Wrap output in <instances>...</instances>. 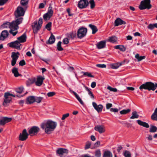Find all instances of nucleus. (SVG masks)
<instances>
[{"label":"nucleus","instance_id":"f257e3e1","mask_svg":"<svg viewBox=\"0 0 157 157\" xmlns=\"http://www.w3.org/2000/svg\"><path fill=\"white\" fill-rule=\"evenodd\" d=\"M56 125V122L49 120L42 124L41 127L42 128L44 129L46 133L49 134L54 130Z\"/></svg>","mask_w":157,"mask_h":157},{"label":"nucleus","instance_id":"f03ea898","mask_svg":"<svg viewBox=\"0 0 157 157\" xmlns=\"http://www.w3.org/2000/svg\"><path fill=\"white\" fill-rule=\"evenodd\" d=\"M23 17H20L16 19L11 22H10L9 28L10 29V33L13 36H15L17 33V29L19 28L18 25L21 24L22 21Z\"/></svg>","mask_w":157,"mask_h":157},{"label":"nucleus","instance_id":"7ed1b4c3","mask_svg":"<svg viewBox=\"0 0 157 157\" xmlns=\"http://www.w3.org/2000/svg\"><path fill=\"white\" fill-rule=\"evenodd\" d=\"M139 89L141 90L143 89L150 90H154L155 89V87L154 83L151 82H147L144 84L141 85L139 87Z\"/></svg>","mask_w":157,"mask_h":157},{"label":"nucleus","instance_id":"20e7f679","mask_svg":"<svg viewBox=\"0 0 157 157\" xmlns=\"http://www.w3.org/2000/svg\"><path fill=\"white\" fill-rule=\"evenodd\" d=\"M150 2V0H144L141 1L139 6V9L141 10L146 9H150L152 6Z\"/></svg>","mask_w":157,"mask_h":157},{"label":"nucleus","instance_id":"39448f33","mask_svg":"<svg viewBox=\"0 0 157 157\" xmlns=\"http://www.w3.org/2000/svg\"><path fill=\"white\" fill-rule=\"evenodd\" d=\"M15 97L16 96L15 95L10 94L9 92L5 93L4 95V99L3 103V105L5 106H6L8 105V104L12 100V98L10 96Z\"/></svg>","mask_w":157,"mask_h":157},{"label":"nucleus","instance_id":"423d86ee","mask_svg":"<svg viewBox=\"0 0 157 157\" xmlns=\"http://www.w3.org/2000/svg\"><path fill=\"white\" fill-rule=\"evenodd\" d=\"M26 9L23 8L21 6H18L16 10L14 13L15 17L16 19L22 17L21 16L24 15Z\"/></svg>","mask_w":157,"mask_h":157},{"label":"nucleus","instance_id":"0eeeda50","mask_svg":"<svg viewBox=\"0 0 157 157\" xmlns=\"http://www.w3.org/2000/svg\"><path fill=\"white\" fill-rule=\"evenodd\" d=\"M53 13V11L52 10V7L49 6L47 12L43 15V18L44 21H47L49 20L52 17Z\"/></svg>","mask_w":157,"mask_h":157},{"label":"nucleus","instance_id":"6e6552de","mask_svg":"<svg viewBox=\"0 0 157 157\" xmlns=\"http://www.w3.org/2000/svg\"><path fill=\"white\" fill-rule=\"evenodd\" d=\"M87 31V29L81 27L79 29L77 32V36L78 37L81 39L84 37L86 35Z\"/></svg>","mask_w":157,"mask_h":157},{"label":"nucleus","instance_id":"1a4fd4ad","mask_svg":"<svg viewBox=\"0 0 157 157\" xmlns=\"http://www.w3.org/2000/svg\"><path fill=\"white\" fill-rule=\"evenodd\" d=\"M89 2L87 0H80L77 5L78 7L80 9L86 8L88 6Z\"/></svg>","mask_w":157,"mask_h":157},{"label":"nucleus","instance_id":"9d476101","mask_svg":"<svg viewBox=\"0 0 157 157\" xmlns=\"http://www.w3.org/2000/svg\"><path fill=\"white\" fill-rule=\"evenodd\" d=\"M56 152L60 157H64L67 155L68 153V151L65 149L59 148L56 150Z\"/></svg>","mask_w":157,"mask_h":157},{"label":"nucleus","instance_id":"9b49d317","mask_svg":"<svg viewBox=\"0 0 157 157\" xmlns=\"http://www.w3.org/2000/svg\"><path fill=\"white\" fill-rule=\"evenodd\" d=\"M8 45L11 48L19 50L21 49L20 46L21 44L18 40H17L8 43Z\"/></svg>","mask_w":157,"mask_h":157},{"label":"nucleus","instance_id":"f8f14e48","mask_svg":"<svg viewBox=\"0 0 157 157\" xmlns=\"http://www.w3.org/2000/svg\"><path fill=\"white\" fill-rule=\"evenodd\" d=\"M39 130V128L36 126H33L29 130V134L31 136L36 135Z\"/></svg>","mask_w":157,"mask_h":157},{"label":"nucleus","instance_id":"ddd939ff","mask_svg":"<svg viewBox=\"0 0 157 157\" xmlns=\"http://www.w3.org/2000/svg\"><path fill=\"white\" fill-rule=\"evenodd\" d=\"M29 134L27 132L25 129H24L21 133L19 136V140L21 141L25 140L28 138Z\"/></svg>","mask_w":157,"mask_h":157},{"label":"nucleus","instance_id":"4468645a","mask_svg":"<svg viewBox=\"0 0 157 157\" xmlns=\"http://www.w3.org/2000/svg\"><path fill=\"white\" fill-rule=\"evenodd\" d=\"M94 129L100 134L104 133L105 131V127L103 125H96L94 127Z\"/></svg>","mask_w":157,"mask_h":157},{"label":"nucleus","instance_id":"2eb2a0df","mask_svg":"<svg viewBox=\"0 0 157 157\" xmlns=\"http://www.w3.org/2000/svg\"><path fill=\"white\" fill-rule=\"evenodd\" d=\"M44 79V77L40 75L37 76L36 80L35 82V84L37 86H40L42 85Z\"/></svg>","mask_w":157,"mask_h":157},{"label":"nucleus","instance_id":"dca6fc26","mask_svg":"<svg viewBox=\"0 0 157 157\" xmlns=\"http://www.w3.org/2000/svg\"><path fill=\"white\" fill-rule=\"evenodd\" d=\"M11 57L12 58L11 60V65L14 66L16 63V61L18 59L19 56L16 55V52H12L11 54Z\"/></svg>","mask_w":157,"mask_h":157},{"label":"nucleus","instance_id":"f3484780","mask_svg":"<svg viewBox=\"0 0 157 157\" xmlns=\"http://www.w3.org/2000/svg\"><path fill=\"white\" fill-rule=\"evenodd\" d=\"M12 120L11 118L4 117L0 120V125H3L6 123L10 122Z\"/></svg>","mask_w":157,"mask_h":157},{"label":"nucleus","instance_id":"a211bd4d","mask_svg":"<svg viewBox=\"0 0 157 157\" xmlns=\"http://www.w3.org/2000/svg\"><path fill=\"white\" fill-rule=\"evenodd\" d=\"M126 23L125 21H123L119 18H118L115 21L114 25L115 26H117L119 25H125Z\"/></svg>","mask_w":157,"mask_h":157},{"label":"nucleus","instance_id":"6ab92c4d","mask_svg":"<svg viewBox=\"0 0 157 157\" xmlns=\"http://www.w3.org/2000/svg\"><path fill=\"white\" fill-rule=\"evenodd\" d=\"M92 105L94 108L97 112H101L103 109V106L101 105H97V104L95 102H92Z\"/></svg>","mask_w":157,"mask_h":157},{"label":"nucleus","instance_id":"aec40b11","mask_svg":"<svg viewBox=\"0 0 157 157\" xmlns=\"http://www.w3.org/2000/svg\"><path fill=\"white\" fill-rule=\"evenodd\" d=\"M9 33L7 30H5L2 32L0 35V40H4L8 35Z\"/></svg>","mask_w":157,"mask_h":157},{"label":"nucleus","instance_id":"412c9836","mask_svg":"<svg viewBox=\"0 0 157 157\" xmlns=\"http://www.w3.org/2000/svg\"><path fill=\"white\" fill-rule=\"evenodd\" d=\"M26 36L25 33H24L21 36L17 38V40L21 43L25 42L26 41Z\"/></svg>","mask_w":157,"mask_h":157},{"label":"nucleus","instance_id":"4be33fe9","mask_svg":"<svg viewBox=\"0 0 157 157\" xmlns=\"http://www.w3.org/2000/svg\"><path fill=\"white\" fill-rule=\"evenodd\" d=\"M35 97L34 96H30L26 98V103L30 104L35 102Z\"/></svg>","mask_w":157,"mask_h":157},{"label":"nucleus","instance_id":"5701e85b","mask_svg":"<svg viewBox=\"0 0 157 157\" xmlns=\"http://www.w3.org/2000/svg\"><path fill=\"white\" fill-rule=\"evenodd\" d=\"M96 45L98 49H101L105 48L106 46V42L101 41L98 43Z\"/></svg>","mask_w":157,"mask_h":157},{"label":"nucleus","instance_id":"b1692460","mask_svg":"<svg viewBox=\"0 0 157 157\" xmlns=\"http://www.w3.org/2000/svg\"><path fill=\"white\" fill-rule=\"evenodd\" d=\"M83 85L84 87L85 88L86 90L88 91V94L90 96V98L92 99H94V94L92 92V90L90 88H89L88 87H86L83 84Z\"/></svg>","mask_w":157,"mask_h":157},{"label":"nucleus","instance_id":"393cba45","mask_svg":"<svg viewBox=\"0 0 157 157\" xmlns=\"http://www.w3.org/2000/svg\"><path fill=\"white\" fill-rule=\"evenodd\" d=\"M137 122L138 124L141 126L146 128H148L149 127V124L145 122L142 121L140 120H137Z\"/></svg>","mask_w":157,"mask_h":157},{"label":"nucleus","instance_id":"a878e982","mask_svg":"<svg viewBox=\"0 0 157 157\" xmlns=\"http://www.w3.org/2000/svg\"><path fill=\"white\" fill-rule=\"evenodd\" d=\"M70 92L71 93H73L74 94L76 98L82 105H83L84 104V103L81 99L75 92L71 90H70Z\"/></svg>","mask_w":157,"mask_h":157},{"label":"nucleus","instance_id":"bb28decb","mask_svg":"<svg viewBox=\"0 0 157 157\" xmlns=\"http://www.w3.org/2000/svg\"><path fill=\"white\" fill-rule=\"evenodd\" d=\"M103 157H113L112 153L109 151H105L104 152Z\"/></svg>","mask_w":157,"mask_h":157},{"label":"nucleus","instance_id":"cd10ccee","mask_svg":"<svg viewBox=\"0 0 157 157\" xmlns=\"http://www.w3.org/2000/svg\"><path fill=\"white\" fill-rule=\"evenodd\" d=\"M115 48L118 49L122 52H124L126 50V48L123 45H118L114 47Z\"/></svg>","mask_w":157,"mask_h":157},{"label":"nucleus","instance_id":"c85d7f7f","mask_svg":"<svg viewBox=\"0 0 157 157\" xmlns=\"http://www.w3.org/2000/svg\"><path fill=\"white\" fill-rule=\"evenodd\" d=\"M12 72L13 74L15 77H17L21 75V74L18 73V69L17 68L14 67L12 69Z\"/></svg>","mask_w":157,"mask_h":157},{"label":"nucleus","instance_id":"c756f323","mask_svg":"<svg viewBox=\"0 0 157 157\" xmlns=\"http://www.w3.org/2000/svg\"><path fill=\"white\" fill-rule=\"evenodd\" d=\"M151 119L153 120L157 121V108L155 109L154 112L151 115Z\"/></svg>","mask_w":157,"mask_h":157},{"label":"nucleus","instance_id":"7c9ffc66","mask_svg":"<svg viewBox=\"0 0 157 157\" xmlns=\"http://www.w3.org/2000/svg\"><path fill=\"white\" fill-rule=\"evenodd\" d=\"M28 3V0H21L20 2L21 4L25 9L27 8V5Z\"/></svg>","mask_w":157,"mask_h":157},{"label":"nucleus","instance_id":"2f4dec72","mask_svg":"<svg viewBox=\"0 0 157 157\" xmlns=\"http://www.w3.org/2000/svg\"><path fill=\"white\" fill-rule=\"evenodd\" d=\"M121 65V63H117L111 64L110 65L111 67L113 69H117Z\"/></svg>","mask_w":157,"mask_h":157},{"label":"nucleus","instance_id":"473e14b6","mask_svg":"<svg viewBox=\"0 0 157 157\" xmlns=\"http://www.w3.org/2000/svg\"><path fill=\"white\" fill-rule=\"evenodd\" d=\"M89 26L92 30V34H94L98 31V29L96 27L95 25L92 24H90L89 25Z\"/></svg>","mask_w":157,"mask_h":157},{"label":"nucleus","instance_id":"72a5a7b5","mask_svg":"<svg viewBox=\"0 0 157 157\" xmlns=\"http://www.w3.org/2000/svg\"><path fill=\"white\" fill-rule=\"evenodd\" d=\"M122 155L124 157H131V152L128 150L124 151L122 153Z\"/></svg>","mask_w":157,"mask_h":157},{"label":"nucleus","instance_id":"f704fd0d","mask_svg":"<svg viewBox=\"0 0 157 157\" xmlns=\"http://www.w3.org/2000/svg\"><path fill=\"white\" fill-rule=\"evenodd\" d=\"M55 38L54 36L52 34L48 40V42L49 44H53L55 41Z\"/></svg>","mask_w":157,"mask_h":157},{"label":"nucleus","instance_id":"c9c22d12","mask_svg":"<svg viewBox=\"0 0 157 157\" xmlns=\"http://www.w3.org/2000/svg\"><path fill=\"white\" fill-rule=\"evenodd\" d=\"M139 117V115L137 114V112L136 111H134L132 112V115L130 118L132 119L138 118Z\"/></svg>","mask_w":157,"mask_h":157},{"label":"nucleus","instance_id":"e433bc0d","mask_svg":"<svg viewBox=\"0 0 157 157\" xmlns=\"http://www.w3.org/2000/svg\"><path fill=\"white\" fill-rule=\"evenodd\" d=\"M117 38L115 36H112L109 38L108 40L112 43H114L117 41Z\"/></svg>","mask_w":157,"mask_h":157},{"label":"nucleus","instance_id":"4c0bfd02","mask_svg":"<svg viewBox=\"0 0 157 157\" xmlns=\"http://www.w3.org/2000/svg\"><path fill=\"white\" fill-rule=\"evenodd\" d=\"M157 130V128L155 126L151 125L149 131L151 132H155Z\"/></svg>","mask_w":157,"mask_h":157},{"label":"nucleus","instance_id":"58836bf2","mask_svg":"<svg viewBox=\"0 0 157 157\" xmlns=\"http://www.w3.org/2000/svg\"><path fill=\"white\" fill-rule=\"evenodd\" d=\"M135 57L136 59H138V61H140L144 59L145 58V56H140L138 54H136Z\"/></svg>","mask_w":157,"mask_h":157},{"label":"nucleus","instance_id":"ea45409f","mask_svg":"<svg viewBox=\"0 0 157 157\" xmlns=\"http://www.w3.org/2000/svg\"><path fill=\"white\" fill-rule=\"evenodd\" d=\"M62 42L59 41L57 44V49L59 51H63V48L61 47Z\"/></svg>","mask_w":157,"mask_h":157},{"label":"nucleus","instance_id":"a19ab883","mask_svg":"<svg viewBox=\"0 0 157 157\" xmlns=\"http://www.w3.org/2000/svg\"><path fill=\"white\" fill-rule=\"evenodd\" d=\"M131 110L129 109H123L120 112V113L121 114H125L130 112Z\"/></svg>","mask_w":157,"mask_h":157},{"label":"nucleus","instance_id":"79ce46f5","mask_svg":"<svg viewBox=\"0 0 157 157\" xmlns=\"http://www.w3.org/2000/svg\"><path fill=\"white\" fill-rule=\"evenodd\" d=\"M95 155L96 157H100L101 156V153L99 149H98L95 151Z\"/></svg>","mask_w":157,"mask_h":157},{"label":"nucleus","instance_id":"37998d69","mask_svg":"<svg viewBox=\"0 0 157 157\" xmlns=\"http://www.w3.org/2000/svg\"><path fill=\"white\" fill-rule=\"evenodd\" d=\"M89 3L90 5V8L91 9H93L95 6V3L94 0H90Z\"/></svg>","mask_w":157,"mask_h":157},{"label":"nucleus","instance_id":"c03bdc74","mask_svg":"<svg viewBox=\"0 0 157 157\" xmlns=\"http://www.w3.org/2000/svg\"><path fill=\"white\" fill-rule=\"evenodd\" d=\"M107 89L109 90H110L111 91H113L114 92H116L117 91V90L116 88H112V87L108 86L107 87Z\"/></svg>","mask_w":157,"mask_h":157},{"label":"nucleus","instance_id":"a18cd8bd","mask_svg":"<svg viewBox=\"0 0 157 157\" xmlns=\"http://www.w3.org/2000/svg\"><path fill=\"white\" fill-rule=\"evenodd\" d=\"M42 99V97H35V102H36L38 103H40Z\"/></svg>","mask_w":157,"mask_h":157},{"label":"nucleus","instance_id":"49530a36","mask_svg":"<svg viewBox=\"0 0 157 157\" xmlns=\"http://www.w3.org/2000/svg\"><path fill=\"white\" fill-rule=\"evenodd\" d=\"M76 36V33L75 32L71 33L69 35V36L72 39H74Z\"/></svg>","mask_w":157,"mask_h":157},{"label":"nucleus","instance_id":"de8ad7c7","mask_svg":"<svg viewBox=\"0 0 157 157\" xmlns=\"http://www.w3.org/2000/svg\"><path fill=\"white\" fill-rule=\"evenodd\" d=\"M23 90V87H20L17 88L16 90V91L17 92L19 93H21Z\"/></svg>","mask_w":157,"mask_h":157},{"label":"nucleus","instance_id":"09e8293b","mask_svg":"<svg viewBox=\"0 0 157 157\" xmlns=\"http://www.w3.org/2000/svg\"><path fill=\"white\" fill-rule=\"evenodd\" d=\"M52 26V23L51 22H48L46 25V28L48 29V30L50 31L51 30V28Z\"/></svg>","mask_w":157,"mask_h":157},{"label":"nucleus","instance_id":"8fccbe9b","mask_svg":"<svg viewBox=\"0 0 157 157\" xmlns=\"http://www.w3.org/2000/svg\"><path fill=\"white\" fill-rule=\"evenodd\" d=\"M9 25L10 22H7L4 23H3L2 25V27L3 28H7L8 27L9 28Z\"/></svg>","mask_w":157,"mask_h":157},{"label":"nucleus","instance_id":"3c124183","mask_svg":"<svg viewBox=\"0 0 157 157\" xmlns=\"http://www.w3.org/2000/svg\"><path fill=\"white\" fill-rule=\"evenodd\" d=\"M91 144V142L90 141H88L86 142L85 147V149H88L90 148Z\"/></svg>","mask_w":157,"mask_h":157},{"label":"nucleus","instance_id":"603ef678","mask_svg":"<svg viewBox=\"0 0 157 157\" xmlns=\"http://www.w3.org/2000/svg\"><path fill=\"white\" fill-rule=\"evenodd\" d=\"M100 142L99 141H98L94 144V147H97L100 146H102V145L100 144Z\"/></svg>","mask_w":157,"mask_h":157},{"label":"nucleus","instance_id":"864d4df0","mask_svg":"<svg viewBox=\"0 0 157 157\" xmlns=\"http://www.w3.org/2000/svg\"><path fill=\"white\" fill-rule=\"evenodd\" d=\"M83 75H86L89 77H94V76L92 75L91 73L88 72H83Z\"/></svg>","mask_w":157,"mask_h":157},{"label":"nucleus","instance_id":"5fc2aeb1","mask_svg":"<svg viewBox=\"0 0 157 157\" xmlns=\"http://www.w3.org/2000/svg\"><path fill=\"white\" fill-rule=\"evenodd\" d=\"M63 41L64 44H67L69 43V40L67 38H65L63 39Z\"/></svg>","mask_w":157,"mask_h":157},{"label":"nucleus","instance_id":"6e6d98bb","mask_svg":"<svg viewBox=\"0 0 157 157\" xmlns=\"http://www.w3.org/2000/svg\"><path fill=\"white\" fill-rule=\"evenodd\" d=\"M56 93L55 92H51L48 93L47 94V95L49 97H51L53 96Z\"/></svg>","mask_w":157,"mask_h":157},{"label":"nucleus","instance_id":"4d7b16f0","mask_svg":"<svg viewBox=\"0 0 157 157\" xmlns=\"http://www.w3.org/2000/svg\"><path fill=\"white\" fill-rule=\"evenodd\" d=\"M96 66L98 67L104 68L106 67V65L105 64H98L96 65Z\"/></svg>","mask_w":157,"mask_h":157},{"label":"nucleus","instance_id":"13d9d810","mask_svg":"<svg viewBox=\"0 0 157 157\" xmlns=\"http://www.w3.org/2000/svg\"><path fill=\"white\" fill-rule=\"evenodd\" d=\"M25 62L24 59L21 60L19 63V65L22 66L25 65Z\"/></svg>","mask_w":157,"mask_h":157},{"label":"nucleus","instance_id":"bf43d9fd","mask_svg":"<svg viewBox=\"0 0 157 157\" xmlns=\"http://www.w3.org/2000/svg\"><path fill=\"white\" fill-rule=\"evenodd\" d=\"M147 27L148 29L150 30H152L154 28L153 24H150L148 25Z\"/></svg>","mask_w":157,"mask_h":157},{"label":"nucleus","instance_id":"052dcab7","mask_svg":"<svg viewBox=\"0 0 157 157\" xmlns=\"http://www.w3.org/2000/svg\"><path fill=\"white\" fill-rule=\"evenodd\" d=\"M69 113H67L63 115L62 117L61 118L62 120H64L67 117L69 116Z\"/></svg>","mask_w":157,"mask_h":157},{"label":"nucleus","instance_id":"680f3d73","mask_svg":"<svg viewBox=\"0 0 157 157\" xmlns=\"http://www.w3.org/2000/svg\"><path fill=\"white\" fill-rule=\"evenodd\" d=\"M8 0H0V6L4 5Z\"/></svg>","mask_w":157,"mask_h":157},{"label":"nucleus","instance_id":"e2e57ef3","mask_svg":"<svg viewBox=\"0 0 157 157\" xmlns=\"http://www.w3.org/2000/svg\"><path fill=\"white\" fill-rule=\"evenodd\" d=\"M46 4V3H40L39 5V9H42L45 6V4Z\"/></svg>","mask_w":157,"mask_h":157},{"label":"nucleus","instance_id":"0e129e2a","mask_svg":"<svg viewBox=\"0 0 157 157\" xmlns=\"http://www.w3.org/2000/svg\"><path fill=\"white\" fill-rule=\"evenodd\" d=\"M110 111L111 112H115V113L117 112L118 111V109L117 108H112L110 109Z\"/></svg>","mask_w":157,"mask_h":157},{"label":"nucleus","instance_id":"69168bd1","mask_svg":"<svg viewBox=\"0 0 157 157\" xmlns=\"http://www.w3.org/2000/svg\"><path fill=\"white\" fill-rule=\"evenodd\" d=\"M112 106V104L111 103H107L106 104V108L108 109Z\"/></svg>","mask_w":157,"mask_h":157},{"label":"nucleus","instance_id":"338daca9","mask_svg":"<svg viewBox=\"0 0 157 157\" xmlns=\"http://www.w3.org/2000/svg\"><path fill=\"white\" fill-rule=\"evenodd\" d=\"M96 86V82H92L91 84V86L92 88H94Z\"/></svg>","mask_w":157,"mask_h":157},{"label":"nucleus","instance_id":"774afa93","mask_svg":"<svg viewBox=\"0 0 157 157\" xmlns=\"http://www.w3.org/2000/svg\"><path fill=\"white\" fill-rule=\"evenodd\" d=\"M42 23L43 21L42 19L41 18H40L38 21V24L42 25Z\"/></svg>","mask_w":157,"mask_h":157}]
</instances>
